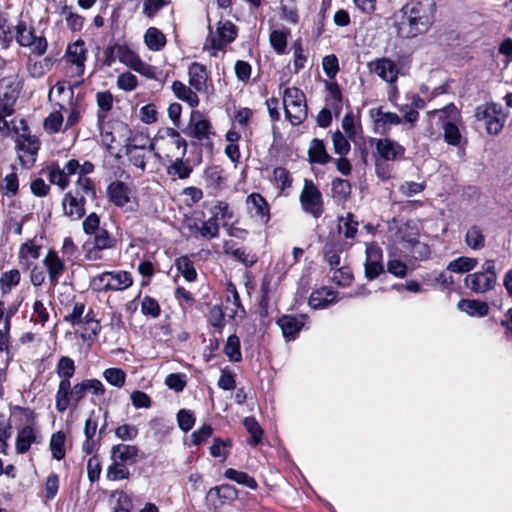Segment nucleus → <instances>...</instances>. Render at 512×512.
<instances>
[{
  "label": "nucleus",
  "mask_w": 512,
  "mask_h": 512,
  "mask_svg": "<svg viewBox=\"0 0 512 512\" xmlns=\"http://www.w3.org/2000/svg\"><path fill=\"white\" fill-rule=\"evenodd\" d=\"M434 0H410L401 9L399 35L412 38L428 31L434 20Z\"/></svg>",
  "instance_id": "nucleus-1"
},
{
  "label": "nucleus",
  "mask_w": 512,
  "mask_h": 512,
  "mask_svg": "<svg viewBox=\"0 0 512 512\" xmlns=\"http://www.w3.org/2000/svg\"><path fill=\"white\" fill-rule=\"evenodd\" d=\"M97 196L95 184L90 178H80L74 188L66 192L62 198L63 215L71 221H78L86 214V197L94 200Z\"/></svg>",
  "instance_id": "nucleus-2"
},
{
  "label": "nucleus",
  "mask_w": 512,
  "mask_h": 512,
  "mask_svg": "<svg viewBox=\"0 0 512 512\" xmlns=\"http://www.w3.org/2000/svg\"><path fill=\"white\" fill-rule=\"evenodd\" d=\"M285 116L292 125H300L307 118L305 94L296 87L286 88L283 94Z\"/></svg>",
  "instance_id": "nucleus-3"
},
{
  "label": "nucleus",
  "mask_w": 512,
  "mask_h": 512,
  "mask_svg": "<svg viewBox=\"0 0 512 512\" xmlns=\"http://www.w3.org/2000/svg\"><path fill=\"white\" fill-rule=\"evenodd\" d=\"M464 283L475 293H485L494 289L497 283L495 261L486 260L481 266V271L468 274Z\"/></svg>",
  "instance_id": "nucleus-4"
},
{
  "label": "nucleus",
  "mask_w": 512,
  "mask_h": 512,
  "mask_svg": "<svg viewBox=\"0 0 512 512\" xmlns=\"http://www.w3.org/2000/svg\"><path fill=\"white\" fill-rule=\"evenodd\" d=\"M92 284L98 291H123L133 284L127 271H108L93 278Z\"/></svg>",
  "instance_id": "nucleus-5"
},
{
  "label": "nucleus",
  "mask_w": 512,
  "mask_h": 512,
  "mask_svg": "<svg viewBox=\"0 0 512 512\" xmlns=\"http://www.w3.org/2000/svg\"><path fill=\"white\" fill-rule=\"evenodd\" d=\"M299 201L302 210L315 219L320 218L324 212L322 194L311 180L305 179Z\"/></svg>",
  "instance_id": "nucleus-6"
},
{
  "label": "nucleus",
  "mask_w": 512,
  "mask_h": 512,
  "mask_svg": "<svg viewBox=\"0 0 512 512\" xmlns=\"http://www.w3.org/2000/svg\"><path fill=\"white\" fill-rule=\"evenodd\" d=\"M370 143L375 147L374 159L397 162L405 157V147L391 138H370Z\"/></svg>",
  "instance_id": "nucleus-7"
},
{
  "label": "nucleus",
  "mask_w": 512,
  "mask_h": 512,
  "mask_svg": "<svg viewBox=\"0 0 512 512\" xmlns=\"http://www.w3.org/2000/svg\"><path fill=\"white\" fill-rule=\"evenodd\" d=\"M79 168L80 163L76 159L69 160L62 168L58 164H51L47 167L49 181L63 191L70 184L69 176L79 175Z\"/></svg>",
  "instance_id": "nucleus-8"
},
{
  "label": "nucleus",
  "mask_w": 512,
  "mask_h": 512,
  "mask_svg": "<svg viewBox=\"0 0 512 512\" xmlns=\"http://www.w3.org/2000/svg\"><path fill=\"white\" fill-rule=\"evenodd\" d=\"M116 240L108 231H102L97 237H93V243L90 245L86 242L83 245L85 259L89 261H97L102 259V250L111 249L115 246Z\"/></svg>",
  "instance_id": "nucleus-9"
},
{
  "label": "nucleus",
  "mask_w": 512,
  "mask_h": 512,
  "mask_svg": "<svg viewBox=\"0 0 512 512\" xmlns=\"http://www.w3.org/2000/svg\"><path fill=\"white\" fill-rule=\"evenodd\" d=\"M118 60L144 76L151 77L153 74L152 67L142 61L139 55L127 45L120 44L118 47Z\"/></svg>",
  "instance_id": "nucleus-10"
},
{
  "label": "nucleus",
  "mask_w": 512,
  "mask_h": 512,
  "mask_svg": "<svg viewBox=\"0 0 512 512\" xmlns=\"http://www.w3.org/2000/svg\"><path fill=\"white\" fill-rule=\"evenodd\" d=\"M367 67L370 72L375 73L387 83L394 84L398 79V67L396 63L389 58L383 57L370 61Z\"/></svg>",
  "instance_id": "nucleus-11"
},
{
  "label": "nucleus",
  "mask_w": 512,
  "mask_h": 512,
  "mask_svg": "<svg viewBox=\"0 0 512 512\" xmlns=\"http://www.w3.org/2000/svg\"><path fill=\"white\" fill-rule=\"evenodd\" d=\"M238 498V490L230 484H222L209 489L206 494V500L214 508H219L225 504L232 503Z\"/></svg>",
  "instance_id": "nucleus-12"
},
{
  "label": "nucleus",
  "mask_w": 512,
  "mask_h": 512,
  "mask_svg": "<svg viewBox=\"0 0 512 512\" xmlns=\"http://www.w3.org/2000/svg\"><path fill=\"white\" fill-rule=\"evenodd\" d=\"M382 250L376 244L366 247L365 276L373 280L383 272Z\"/></svg>",
  "instance_id": "nucleus-13"
},
{
  "label": "nucleus",
  "mask_w": 512,
  "mask_h": 512,
  "mask_svg": "<svg viewBox=\"0 0 512 512\" xmlns=\"http://www.w3.org/2000/svg\"><path fill=\"white\" fill-rule=\"evenodd\" d=\"M306 317L304 315L292 316L283 315L277 319V325L280 327L283 337L287 341L296 339L299 332L305 324Z\"/></svg>",
  "instance_id": "nucleus-14"
},
{
  "label": "nucleus",
  "mask_w": 512,
  "mask_h": 512,
  "mask_svg": "<svg viewBox=\"0 0 512 512\" xmlns=\"http://www.w3.org/2000/svg\"><path fill=\"white\" fill-rule=\"evenodd\" d=\"M43 265L47 270L49 283L54 288L66 270L65 264L55 251L49 250L43 259Z\"/></svg>",
  "instance_id": "nucleus-15"
},
{
  "label": "nucleus",
  "mask_w": 512,
  "mask_h": 512,
  "mask_svg": "<svg viewBox=\"0 0 512 512\" xmlns=\"http://www.w3.org/2000/svg\"><path fill=\"white\" fill-rule=\"evenodd\" d=\"M110 458L127 465H134L140 458V450L135 445L116 444L111 447Z\"/></svg>",
  "instance_id": "nucleus-16"
},
{
  "label": "nucleus",
  "mask_w": 512,
  "mask_h": 512,
  "mask_svg": "<svg viewBox=\"0 0 512 512\" xmlns=\"http://www.w3.org/2000/svg\"><path fill=\"white\" fill-rule=\"evenodd\" d=\"M130 194L131 189L122 181L116 180L107 186V197L109 201L117 207H124L129 203Z\"/></svg>",
  "instance_id": "nucleus-17"
},
{
  "label": "nucleus",
  "mask_w": 512,
  "mask_h": 512,
  "mask_svg": "<svg viewBox=\"0 0 512 512\" xmlns=\"http://www.w3.org/2000/svg\"><path fill=\"white\" fill-rule=\"evenodd\" d=\"M249 211L254 217L266 224L270 220L269 205L265 198L259 193H252L246 199Z\"/></svg>",
  "instance_id": "nucleus-18"
},
{
  "label": "nucleus",
  "mask_w": 512,
  "mask_h": 512,
  "mask_svg": "<svg viewBox=\"0 0 512 512\" xmlns=\"http://www.w3.org/2000/svg\"><path fill=\"white\" fill-rule=\"evenodd\" d=\"M38 431L30 425H26L21 428L16 436L15 450L17 454L26 453L32 444L39 442Z\"/></svg>",
  "instance_id": "nucleus-19"
},
{
  "label": "nucleus",
  "mask_w": 512,
  "mask_h": 512,
  "mask_svg": "<svg viewBox=\"0 0 512 512\" xmlns=\"http://www.w3.org/2000/svg\"><path fill=\"white\" fill-rule=\"evenodd\" d=\"M371 116L374 118L376 126L381 129L382 134H387L391 126H397L402 123V118L394 112H384L382 107L372 109Z\"/></svg>",
  "instance_id": "nucleus-20"
},
{
  "label": "nucleus",
  "mask_w": 512,
  "mask_h": 512,
  "mask_svg": "<svg viewBox=\"0 0 512 512\" xmlns=\"http://www.w3.org/2000/svg\"><path fill=\"white\" fill-rule=\"evenodd\" d=\"M86 53L87 50L84 47L83 41H76L71 44L67 48V55L69 58V62L75 65V74L77 76H82L85 70V61H86Z\"/></svg>",
  "instance_id": "nucleus-21"
},
{
  "label": "nucleus",
  "mask_w": 512,
  "mask_h": 512,
  "mask_svg": "<svg viewBox=\"0 0 512 512\" xmlns=\"http://www.w3.org/2000/svg\"><path fill=\"white\" fill-rule=\"evenodd\" d=\"M218 38L212 40L213 47L222 49L233 42L237 37V27L231 21L219 22L217 27Z\"/></svg>",
  "instance_id": "nucleus-22"
},
{
  "label": "nucleus",
  "mask_w": 512,
  "mask_h": 512,
  "mask_svg": "<svg viewBox=\"0 0 512 512\" xmlns=\"http://www.w3.org/2000/svg\"><path fill=\"white\" fill-rule=\"evenodd\" d=\"M189 84L196 91L201 92L206 89L208 73L206 67L198 62H193L188 69Z\"/></svg>",
  "instance_id": "nucleus-23"
},
{
  "label": "nucleus",
  "mask_w": 512,
  "mask_h": 512,
  "mask_svg": "<svg viewBox=\"0 0 512 512\" xmlns=\"http://www.w3.org/2000/svg\"><path fill=\"white\" fill-rule=\"evenodd\" d=\"M336 292L332 288L322 287L314 290L309 297V305L313 309L326 308L336 302Z\"/></svg>",
  "instance_id": "nucleus-24"
},
{
  "label": "nucleus",
  "mask_w": 512,
  "mask_h": 512,
  "mask_svg": "<svg viewBox=\"0 0 512 512\" xmlns=\"http://www.w3.org/2000/svg\"><path fill=\"white\" fill-rule=\"evenodd\" d=\"M18 95L7 79L0 80V108L6 114L14 112L13 106Z\"/></svg>",
  "instance_id": "nucleus-25"
},
{
  "label": "nucleus",
  "mask_w": 512,
  "mask_h": 512,
  "mask_svg": "<svg viewBox=\"0 0 512 512\" xmlns=\"http://www.w3.org/2000/svg\"><path fill=\"white\" fill-rule=\"evenodd\" d=\"M308 158L311 163L320 165H325L332 161V157L326 151L324 142L317 138H314L310 143Z\"/></svg>",
  "instance_id": "nucleus-26"
},
{
  "label": "nucleus",
  "mask_w": 512,
  "mask_h": 512,
  "mask_svg": "<svg viewBox=\"0 0 512 512\" xmlns=\"http://www.w3.org/2000/svg\"><path fill=\"white\" fill-rule=\"evenodd\" d=\"M60 383L55 395V407L58 412L63 413L69 407V394H71L73 386H71V378L60 377Z\"/></svg>",
  "instance_id": "nucleus-27"
},
{
  "label": "nucleus",
  "mask_w": 512,
  "mask_h": 512,
  "mask_svg": "<svg viewBox=\"0 0 512 512\" xmlns=\"http://www.w3.org/2000/svg\"><path fill=\"white\" fill-rule=\"evenodd\" d=\"M457 307L459 310L473 317H484L488 314L489 311V307L486 302L474 299H462L458 302Z\"/></svg>",
  "instance_id": "nucleus-28"
},
{
  "label": "nucleus",
  "mask_w": 512,
  "mask_h": 512,
  "mask_svg": "<svg viewBox=\"0 0 512 512\" xmlns=\"http://www.w3.org/2000/svg\"><path fill=\"white\" fill-rule=\"evenodd\" d=\"M172 91L179 100L187 102L191 107L198 106L199 98L196 92L191 89V86H186L181 81L176 80L172 83Z\"/></svg>",
  "instance_id": "nucleus-29"
},
{
  "label": "nucleus",
  "mask_w": 512,
  "mask_h": 512,
  "mask_svg": "<svg viewBox=\"0 0 512 512\" xmlns=\"http://www.w3.org/2000/svg\"><path fill=\"white\" fill-rule=\"evenodd\" d=\"M144 43L151 51H161L166 43V36L156 27H149L144 34Z\"/></svg>",
  "instance_id": "nucleus-30"
},
{
  "label": "nucleus",
  "mask_w": 512,
  "mask_h": 512,
  "mask_svg": "<svg viewBox=\"0 0 512 512\" xmlns=\"http://www.w3.org/2000/svg\"><path fill=\"white\" fill-rule=\"evenodd\" d=\"M145 147V144L138 145L133 143H128L125 146V154L128 156L130 162L143 171L146 168Z\"/></svg>",
  "instance_id": "nucleus-31"
},
{
  "label": "nucleus",
  "mask_w": 512,
  "mask_h": 512,
  "mask_svg": "<svg viewBox=\"0 0 512 512\" xmlns=\"http://www.w3.org/2000/svg\"><path fill=\"white\" fill-rule=\"evenodd\" d=\"M194 116L195 112H192L189 131H185V133L198 140H203L204 138L208 137L211 129V124L206 119H199L194 122Z\"/></svg>",
  "instance_id": "nucleus-32"
},
{
  "label": "nucleus",
  "mask_w": 512,
  "mask_h": 512,
  "mask_svg": "<svg viewBox=\"0 0 512 512\" xmlns=\"http://www.w3.org/2000/svg\"><path fill=\"white\" fill-rule=\"evenodd\" d=\"M96 102L99 108L97 113L98 123L101 124L107 118V113L113 107V95L110 91H101L96 94Z\"/></svg>",
  "instance_id": "nucleus-33"
},
{
  "label": "nucleus",
  "mask_w": 512,
  "mask_h": 512,
  "mask_svg": "<svg viewBox=\"0 0 512 512\" xmlns=\"http://www.w3.org/2000/svg\"><path fill=\"white\" fill-rule=\"evenodd\" d=\"M224 170L220 166H209L204 170V180L207 187L212 189H220L224 184Z\"/></svg>",
  "instance_id": "nucleus-34"
},
{
  "label": "nucleus",
  "mask_w": 512,
  "mask_h": 512,
  "mask_svg": "<svg viewBox=\"0 0 512 512\" xmlns=\"http://www.w3.org/2000/svg\"><path fill=\"white\" fill-rule=\"evenodd\" d=\"M184 157L176 158L166 169L167 174L171 177H177L179 179H186L192 173V167L188 164V161L183 160Z\"/></svg>",
  "instance_id": "nucleus-35"
},
{
  "label": "nucleus",
  "mask_w": 512,
  "mask_h": 512,
  "mask_svg": "<svg viewBox=\"0 0 512 512\" xmlns=\"http://www.w3.org/2000/svg\"><path fill=\"white\" fill-rule=\"evenodd\" d=\"M477 264L476 258L461 256L450 261L447 265V270L454 273H466L473 270Z\"/></svg>",
  "instance_id": "nucleus-36"
},
{
  "label": "nucleus",
  "mask_w": 512,
  "mask_h": 512,
  "mask_svg": "<svg viewBox=\"0 0 512 512\" xmlns=\"http://www.w3.org/2000/svg\"><path fill=\"white\" fill-rule=\"evenodd\" d=\"M224 477L252 490H255L258 487V484L253 477L248 475L246 472L238 471L233 468L226 469Z\"/></svg>",
  "instance_id": "nucleus-37"
},
{
  "label": "nucleus",
  "mask_w": 512,
  "mask_h": 512,
  "mask_svg": "<svg viewBox=\"0 0 512 512\" xmlns=\"http://www.w3.org/2000/svg\"><path fill=\"white\" fill-rule=\"evenodd\" d=\"M112 463L108 466L106 477L110 481H119L129 479L131 473L128 465L117 460H111Z\"/></svg>",
  "instance_id": "nucleus-38"
},
{
  "label": "nucleus",
  "mask_w": 512,
  "mask_h": 512,
  "mask_svg": "<svg viewBox=\"0 0 512 512\" xmlns=\"http://www.w3.org/2000/svg\"><path fill=\"white\" fill-rule=\"evenodd\" d=\"M465 243L473 250H479L485 246V236L479 226L473 225L467 230Z\"/></svg>",
  "instance_id": "nucleus-39"
},
{
  "label": "nucleus",
  "mask_w": 512,
  "mask_h": 512,
  "mask_svg": "<svg viewBox=\"0 0 512 512\" xmlns=\"http://www.w3.org/2000/svg\"><path fill=\"white\" fill-rule=\"evenodd\" d=\"M358 225V221L350 212L339 219V230L340 232H343V235L346 239H353L356 236Z\"/></svg>",
  "instance_id": "nucleus-40"
},
{
  "label": "nucleus",
  "mask_w": 512,
  "mask_h": 512,
  "mask_svg": "<svg viewBox=\"0 0 512 512\" xmlns=\"http://www.w3.org/2000/svg\"><path fill=\"white\" fill-rule=\"evenodd\" d=\"M341 246L333 241H328L323 247V255L325 261L331 269L336 268L340 264Z\"/></svg>",
  "instance_id": "nucleus-41"
},
{
  "label": "nucleus",
  "mask_w": 512,
  "mask_h": 512,
  "mask_svg": "<svg viewBox=\"0 0 512 512\" xmlns=\"http://www.w3.org/2000/svg\"><path fill=\"white\" fill-rule=\"evenodd\" d=\"M36 37L34 28L28 27L24 21H20L16 26V41L22 47H27L33 43Z\"/></svg>",
  "instance_id": "nucleus-42"
},
{
  "label": "nucleus",
  "mask_w": 512,
  "mask_h": 512,
  "mask_svg": "<svg viewBox=\"0 0 512 512\" xmlns=\"http://www.w3.org/2000/svg\"><path fill=\"white\" fill-rule=\"evenodd\" d=\"M351 194V185L348 180L335 178L332 181V197L338 201H346Z\"/></svg>",
  "instance_id": "nucleus-43"
},
{
  "label": "nucleus",
  "mask_w": 512,
  "mask_h": 512,
  "mask_svg": "<svg viewBox=\"0 0 512 512\" xmlns=\"http://www.w3.org/2000/svg\"><path fill=\"white\" fill-rule=\"evenodd\" d=\"M20 279L21 275L17 269L4 272L0 277V289L2 294H8L12 287L17 286L20 283Z\"/></svg>",
  "instance_id": "nucleus-44"
},
{
  "label": "nucleus",
  "mask_w": 512,
  "mask_h": 512,
  "mask_svg": "<svg viewBox=\"0 0 512 512\" xmlns=\"http://www.w3.org/2000/svg\"><path fill=\"white\" fill-rule=\"evenodd\" d=\"M329 97L326 102L331 110L338 116L342 109V94L338 84L331 83L328 85Z\"/></svg>",
  "instance_id": "nucleus-45"
},
{
  "label": "nucleus",
  "mask_w": 512,
  "mask_h": 512,
  "mask_svg": "<svg viewBox=\"0 0 512 512\" xmlns=\"http://www.w3.org/2000/svg\"><path fill=\"white\" fill-rule=\"evenodd\" d=\"M224 353L231 362H240L242 354L240 350V339L236 335H230L224 346Z\"/></svg>",
  "instance_id": "nucleus-46"
},
{
  "label": "nucleus",
  "mask_w": 512,
  "mask_h": 512,
  "mask_svg": "<svg viewBox=\"0 0 512 512\" xmlns=\"http://www.w3.org/2000/svg\"><path fill=\"white\" fill-rule=\"evenodd\" d=\"M65 440L66 435L62 431L54 433L50 440V450L53 458L56 460H62L65 457Z\"/></svg>",
  "instance_id": "nucleus-47"
},
{
  "label": "nucleus",
  "mask_w": 512,
  "mask_h": 512,
  "mask_svg": "<svg viewBox=\"0 0 512 512\" xmlns=\"http://www.w3.org/2000/svg\"><path fill=\"white\" fill-rule=\"evenodd\" d=\"M16 147L18 150L34 156L40 148V143L35 137L30 135H19L16 140Z\"/></svg>",
  "instance_id": "nucleus-48"
},
{
  "label": "nucleus",
  "mask_w": 512,
  "mask_h": 512,
  "mask_svg": "<svg viewBox=\"0 0 512 512\" xmlns=\"http://www.w3.org/2000/svg\"><path fill=\"white\" fill-rule=\"evenodd\" d=\"M443 137L447 144L458 146L461 142V133L455 122L445 121L442 123Z\"/></svg>",
  "instance_id": "nucleus-49"
},
{
  "label": "nucleus",
  "mask_w": 512,
  "mask_h": 512,
  "mask_svg": "<svg viewBox=\"0 0 512 512\" xmlns=\"http://www.w3.org/2000/svg\"><path fill=\"white\" fill-rule=\"evenodd\" d=\"M243 424L250 434L249 444L256 446L261 443L263 430L260 427L259 423L254 417H246L243 421Z\"/></svg>",
  "instance_id": "nucleus-50"
},
{
  "label": "nucleus",
  "mask_w": 512,
  "mask_h": 512,
  "mask_svg": "<svg viewBox=\"0 0 512 512\" xmlns=\"http://www.w3.org/2000/svg\"><path fill=\"white\" fill-rule=\"evenodd\" d=\"M83 232L87 235L97 237L100 232L107 231L105 228L100 227V217L95 212L86 216L82 223Z\"/></svg>",
  "instance_id": "nucleus-51"
},
{
  "label": "nucleus",
  "mask_w": 512,
  "mask_h": 512,
  "mask_svg": "<svg viewBox=\"0 0 512 512\" xmlns=\"http://www.w3.org/2000/svg\"><path fill=\"white\" fill-rule=\"evenodd\" d=\"M177 270L183 275L186 281L193 282L197 278V273L192 261L187 256H181L175 263Z\"/></svg>",
  "instance_id": "nucleus-52"
},
{
  "label": "nucleus",
  "mask_w": 512,
  "mask_h": 512,
  "mask_svg": "<svg viewBox=\"0 0 512 512\" xmlns=\"http://www.w3.org/2000/svg\"><path fill=\"white\" fill-rule=\"evenodd\" d=\"M427 114L429 117L438 116L439 121L442 123L445 121L455 122L460 116L457 107L453 103L446 105L442 109L429 111Z\"/></svg>",
  "instance_id": "nucleus-53"
},
{
  "label": "nucleus",
  "mask_w": 512,
  "mask_h": 512,
  "mask_svg": "<svg viewBox=\"0 0 512 512\" xmlns=\"http://www.w3.org/2000/svg\"><path fill=\"white\" fill-rule=\"evenodd\" d=\"M223 247L225 253H231L234 258L243 263L246 267L253 266L257 261L255 255H250L240 248L233 249V245L230 242H225Z\"/></svg>",
  "instance_id": "nucleus-54"
},
{
  "label": "nucleus",
  "mask_w": 512,
  "mask_h": 512,
  "mask_svg": "<svg viewBox=\"0 0 512 512\" xmlns=\"http://www.w3.org/2000/svg\"><path fill=\"white\" fill-rule=\"evenodd\" d=\"M18 177L15 172L7 174L0 182V190L8 197L15 196L18 192Z\"/></svg>",
  "instance_id": "nucleus-55"
},
{
  "label": "nucleus",
  "mask_w": 512,
  "mask_h": 512,
  "mask_svg": "<svg viewBox=\"0 0 512 512\" xmlns=\"http://www.w3.org/2000/svg\"><path fill=\"white\" fill-rule=\"evenodd\" d=\"M103 377L109 384L121 388L125 384L126 373L120 368H108L103 372Z\"/></svg>",
  "instance_id": "nucleus-56"
},
{
  "label": "nucleus",
  "mask_w": 512,
  "mask_h": 512,
  "mask_svg": "<svg viewBox=\"0 0 512 512\" xmlns=\"http://www.w3.org/2000/svg\"><path fill=\"white\" fill-rule=\"evenodd\" d=\"M56 373L59 377L72 378L75 373L74 361L67 356H62L58 360Z\"/></svg>",
  "instance_id": "nucleus-57"
},
{
  "label": "nucleus",
  "mask_w": 512,
  "mask_h": 512,
  "mask_svg": "<svg viewBox=\"0 0 512 512\" xmlns=\"http://www.w3.org/2000/svg\"><path fill=\"white\" fill-rule=\"evenodd\" d=\"M199 232L202 237L206 239L216 238L219 234V225L216 216L209 218L208 220L202 223V226L199 228Z\"/></svg>",
  "instance_id": "nucleus-58"
},
{
  "label": "nucleus",
  "mask_w": 512,
  "mask_h": 512,
  "mask_svg": "<svg viewBox=\"0 0 512 512\" xmlns=\"http://www.w3.org/2000/svg\"><path fill=\"white\" fill-rule=\"evenodd\" d=\"M332 142L334 152L340 156H344L350 151V143L348 139L340 132L336 131L332 134Z\"/></svg>",
  "instance_id": "nucleus-59"
},
{
  "label": "nucleus",
  "mask_w": 512,
  "mask_h": 512,
  "mask_svg": "<svg viewBox=\"0 0 512 512\" xmlns=\"http://www.w3.org/2000/svg\"><path fill=\"white\" fill-rule=\"evenodd\" d=\"M100 409L98 411L92 410L89 413L88 418L85 421L84 425V435L85 437H91V438H97V429H98V422L100 418Z\"/></svg>",
  "instance_id": "nucleus-60"
},
{
  "label": "nucleus",
  "mask_w": 512,
  "mask_h": 512,
  "mask_svg": "<svg viewBox=\"0 0 512 512\" xmlns=\"http://www.w3.org/2000/svg\"><path fill=\"white\" fill-rule=\"evenodd\" d=\"M62 14L65 15V20L68 28L72 31H80L84 24V17L69 11L67 6L62 9Z\"/></svg>",
  "instance_id": "nucleus-61"
},
{
  "label": "nucleus",
  "mask_w": 512,
  "mask_h": 512,
  "mask_svg": "<svg viewBox=\"0 0 512 512\" xmlns=\"http://www.w3.org/2000/svg\"><path fill=\"white\" fill-rule=\"evenodd\" d=\"M63 123V116L60 111L52 112L44 120V129L48 133H57Z\"/></svg>",
  "instance_id": "nucleus-62"
},
{
  "label": "nucleus",
  "mask_w": 512,
  "mask_h": 512,
  "mask_svg": "<svg viewBox=\"0 0 512 512\" xmlns=\"http://www.w3.org/2000/svg\"><path fill=\"white\" fill-rule=\"evenodd\" d=\"M177 423L182 431L188 432L191 430L195 424V416L193 412L186 409L179 410L177 413Z\"/></svg>",
  "instance_id": "nucleus-63"
},
{
  "label": "nucleus",
  "mask_w": 512,
  "mask_h": 512,
  "mask_svg": "<svg viewBox=\"0 0 512 512\" xmlns=\"http://www.w3.org/2000/svg\"><path fill=\"white\" fill-rule=\"evenodd\" d=\"M102 466L101 460L97 455H94L88 459L87 462V475L91 483L96 482L101 474Z\"/></svg>",
  "instance_id": "nucleus-64"
}]
</instances>
